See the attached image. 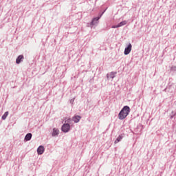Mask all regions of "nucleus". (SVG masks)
I'll list each match as a JSON object with an SVG mask.
<instances>
[{
    "label": "nucleus",
    "mask_w": 176,
    "mask_h": 176,
    "mask_svg": "<svg viewBox=\"0 0 176 176\" xmlns=\"http://www.w3.org/2000/svg\"><path fill=\"white\" fill-rule=\"evenodd\" d=\"M130 113V107L129 106H124L118 114V118L120 120L126 119L127 116Z\"/></svg>",
    "instance_id": "f257e3e1"
},
{
    "label": "nucleus",
    "mask_w": 176,
    "mask_h": 176,
    "mask_svg": "<svg viewBox=\"0 0 176 176\" xmlns=\"http://www.w3.org/2000/svg\"><path fill=\"white\" fill-rule=\"evenodd\" d=\"M70 129H71V126L68 123L64 124L62 126V131H63V133H68Z\"/></svg>",
    "instance_id": "f03ea898"
},
{
    "label": "nucleus",
    "mask_w": 176,
    "mask_h": 176,
    "mask_svg": "<svg viewBox=\"0 0 176 176\" xmlns=\"http://www.w3.org/2000/svg\"><path fill=\"white\" fill-rule=\"evenodd\" d=\"M131 47H133L131 44H129L127 47L125 48L124 52V54H125V56H127V54H130V52H131Z\"/></svg>",
    "instance_id": "7ed1b4c3"
},
{
    "label": "nucleus",
    "mask_w": 176,
    "mask_h": 176,
    "mask_svg": "<svg viewBox=\"0 0 176 176\" xmlns=\"http://www.w3.org/2000/svg\"><path fill=\"white\" fill-rule=\"evenodd\" d=\"M44 152H45V148L43 147V146H40L37 148V153L38 155H43Z\"/></svg>",
    "instance_id": "20e7f679"
},
{
    "label": "nucleus",
    "mask_w": 176,
    "mask_h": 176,
    "mask_svg": "<svg viewBox=\"0 0 176 176\" xmlns=\"http://www.w3.org/2000/svg\"><path fill=\"white\" fill-rule=\"evenodd\" d=\"M126 24H127V21H123L121 23H120L118 25L112 26V28H119V27H122V25H126Z\"/></svg>",
    "instance_id": "39448f33"
},
{
    "label": "nucleus",
    "mask_w": 176,
    "mask_h": 176,
    "mask_svg": "<svg viewBox=\"0 0 176 176\" xmlns=\"http://www.w3.org/2000/svg\"><path fill=\"white\" fill-rule=\"evenodd\" d=\"M23 58H24V56L23 55H20L19 56H18L16 60V64H20Z\"/></svg>",
    "instance_id": "423d86ee"
},
{
    "label": "nucleus",
    "mask_w": 176,
    "mask_h": 176,
    "mask_svg": "<svg viewBox=\"0 0 176 176\" xmlns=\"http://www.w3.org/2000/svg\"><path fill=\"white\" fill-rule=\"evenodd\" d=\"M32 138V133H28L25 137V141H30Z\"/></svg>",
    "instance_id": "0eeeda50"
},
{
    "label": "nucleus",
    "mask_w": 176,
    "mask_h": 176,
    "mask_svg": "<svg viewBox=\"0 0 176 176\" xmlns=\"http://www.w3.org/2000/svg\"><path fill=\"white\" fill-rule=\"evenodd\" d=\"M99 20H100V16H98V17L94 18V19L92 20V21H91V25H94V24H97V22H96V21H98Z\"/></svg>",
    "instance_id": "6e6552de"
},
{
    "label": "nucleus",
    "mask_w": 176,
    "mask_h": 176,
    "mask_svg": "<svg viewBox=\"0 0 176 176\" xmlns=\"http://www.w3.org/2000/svg\"><path fill=\"white\" fill-rule=\"evenodd\" d=\"M80 116H76L73 117V120L74 122V123H78L79 122V120H80Z\"/></svg>",
    "instance_id": "1a4fd4ad"
},
{
    "label": "nucleus",
    "mask_w": 176,
    "mask_h": 176,
    "mask_svg": "<svg viewBox=\"0 0 176 176\" xmlns=\"http://www.w3.org/2000/svg\"><path fill=\"white\" fill-rule=\"evenodd\" d=\"M58 133H60V131H58V129L54 128L53 129V133H52L53 137H54L55 135H58Z\"/></svg>",
    "instance_id": "9d476101"
},
{
    "label": "nucleus",
    "mask_w": 176,
    "mask_h": 176,
    "mask_svg": "<svg viewBox=\"0 0 176 176\" xmlns=\"http://www.w3.org/2000/svg\"><path fill=\"white\" fill-rule=\"evenodd\" d=\"M123 138L122 135H119L115 141V144H118Z\"/></svg>",
    "instance_id": "9b49d317"
},
{
    "label": "nucleus",
    "mask_w": 176,
    "mask_h": 176,
    "mask_svg": "<svg viewBox=\"0 0 176 176\" xmlns=\"http://www.w3.org/2000/svg\"><path fill=\"white\" fill-rule=\"evenodd\" d=\"M8 115H9V112L6 111L2 116V119L3 120H5V119H6V118H8Z\"/></svg>",
    "instance_id": "f8f14e48"
},
{
    "label": "nucleus",
    "mask_w": 176,
    "mask_h": 176,
    "mask_svg": "<svg viewBox=\"0 0 176 176\" xmlns=\"http://www.w3.org/2000/svg\"><path fill=\"white\" fill-rule=\"evenodd\" d=\"M69 120H71V119L67 120V122L69 123Z\"/></svg>",
    "instance_id": "ddd939ff"
}]
</instances>
